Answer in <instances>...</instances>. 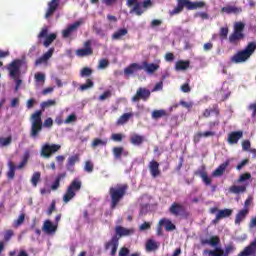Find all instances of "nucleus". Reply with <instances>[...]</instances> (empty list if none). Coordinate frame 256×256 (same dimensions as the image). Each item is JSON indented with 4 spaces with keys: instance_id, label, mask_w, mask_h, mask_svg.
Instances as JSON below:
<instances>
[{
    "instance_id": "052dcab7",
    "label": "nucleus",
    "mask_w": 256,
    "mask_h": 256,
    "mask_svg": "<svg viewBox=\"0 0 256 256\" xmlns=\"http://www.w3.org/2000/svg\"><path fill=\"white\" fill-rule=\"evenodd\" d=\"M150 7H153V2H151V0H144L142 2V9H144V12H146Z\"/></svg>"
},
{
    "instance_id": "864d4df0",
    "label": "nucleus",
    "mask_w": 256,
    "mask_h": 256,
    "mask_svg": "<svg viewBox=\"0 0 256 256\" xmlns=\"http://www.w3.org/2000/svg\"><path fill=\"white\" fill-rule=\"evenodd\" d=\"M57 202L55 200H52L48 210H47V215L51 216L53 215L54 211H56L57 206H56Z\"/></svg>"
},
{
    "instance_id": "c03bdc74",
    "label": "nucleus",
    "mask_w": 256,
    "mask_h": 256,
    "mask_svg": "<svg viewBox=\"0 0 256 256\" xmlns=\"http://www.w3.org/2000/svg\"><path fill=\"white\" fill-rule=\"evenodd\" d=\"M39 181H41V172H34L31 177L33 187H37V185H39Z\"/></svg>"
},
{
    "instance_id": "7c9ffc66",
    "label": "nucleus",
    "mask_w": 256,
    "mask_h": 256,
    "mask_svg": "<svg viewBox=\"0 0 256 256\" xmlns=\"http://www.w3.org/2000/svg\"><path fill=\"white\" fill-rule=\"evenodd\" d=\"M127 33H129V30H127V28H120L112 34V40L121 41V39H123V37H125Z\"/></svg>"
},
{
    "instance_id": "e433bc0d",
    "label": "nucleus",
    "mask_w": 256,
    "mask_h": 256,
    "mask_svg": "<svg viewBox=\"0 0 256 256\" xmlns=\"http://www.w3.org/2000/svg\"><path fill=\"white\" fill-rule=\"evenodd\" d=\"M198 175L201 177L204 185H206L207 187H209V185H211L212 183V180L211 178L209 177V175H207V172L203 169V170H200L198 172Z\"/></svg>"
},
{
    "instance_id": "338daca9",
    "label": "nucleus",
    "mask_w": 256,
    "mask_h": 256,
    "mask_svg": "<svg viewBox=\"0 0 256 256\" xmlns=\"http://www.w3.org/2000/svg\"><path fill=\"white\" fill-rule=\"evenodd\" d=\"M53 105H57L55 100H48L42 103V107H53Z\"/></svg>"
},
{
    "instance_id": "f257e3e1",
    "label": "nucleus",
    "mask_w": 256,
    "mask_h": 256,
    "mask_svg": "<svg viewBox=\"0 0 256 256\" xmlns=\"http://www.w3.org/2000/svg\"><path fill=\"white\" fill-rule=\"evenodd\" d=\"M43 115V111L37 110L31 115V131L30 135L31 137H37L41 131H43V127H46L48 129H51L53 127V118H47L44 120L41 119Z\"/></svg>"
},
{
    "instance_id": "c9c22d12",
    "label": "nucleus",
    "mask_w": 256,
    "mask_h": 256,
    "mask_svg": "<svg viewBox=\"0 0 256 256\" xmlns=\"http://www.w3.org/2000/svg\"><path fill=\"white\" fill-rule=\"evenodd\" d=\"M145 141V137L139 135V134H133L130 137V142L132 145H143V142Z\"/></svg>"
},
{
    "instance_id": "2eb2a0df",
    "label": "nucleus",
    "mask_w": 256,
    "mask_h": 256,
    "mask_svg": "<svg viewBox=\"0 0 256 256\" xmlns=\"http://www.w3.org/2000/svg\"><path fill=\"white\" fill-rule=\"evenodd\" d=\"M61 4V0H51L48 2V8L46 10V13L44 15L45 19H51L53 15H55V11L59 9V5Z\"/></svg>"
},
{
    "instance_id": "412c9836",
    "label": "nucleus",
    "mask_w": 256,
    "mask_h": 256,
    "mask_svg": "<svg viewBox=\"0 0 256 256\" xmlns=\"http://www.w3.org/2000/svg\"><path fill=\"white\" fill-rule=\"evenodd\" d=\"M53 53H55V48H50L40 58L36 59L35 67H39V65H43V63H47V61H49L50 58L53 57Z\"/></svg>"
},
{
    "instance_id": "ea45409f",
    "label": "nucleus",
    "mask_w": 256,
    "mask_h": 256,
    "mask_svg": "<svg viewBox=\"0 0 256 256\" xmlns=\"http://www.w3.org/2000/svg\"><path fill=\"white\" fill-rule=\"evenodd\" d=\"M189 65H190L189 61L180 60L176 62L175 69L176 71H185L186 69H189Z\"/></svg>"
},
{
    "instance_id": "f8f14e48",
    "label": "nucleus",
    "mask_w": 256,
    "mask_h": 256,
    "mask_svg": "<svg viewBox=\"0 0 256 256\" xmlns=\"http://www.w3.org/2000/svg\"><path fill=\"white\" fill-rule=\"evenodd\" d=\"M48 33H49V29H47V27H44L38 34V39H45L43 43L44 47H49V45H51V43H53V41L57 39V34L52 33L48 35Z\"/></svg>"
},
{
    "instance_id": "79ce46f5",
    "label": "nucleus",
    "mask_w": 256,
    "mask_h": 256,
    "mask_svg": "<svg viewBox=\"0 0 256 256\" xmlns=\"http://www.w3.org/2000/svg\"><path fill=\"white\" fill-rule=\"evenodd\" d=\"M245 191H247L246 186L232 185L230 187V193H235L236 195H239V193H245Z\"/></svg>"
},
{
    "instance_id": "72a5a7b5",
    "label": "nucleus",
    "mask_w": 256,
    "mask_h": 256,
    "mask_svg": "<svg viewBox=\"0 0 256 256\" xmlns=\"http://www.w3.org/2000/svg\"><path fill=\"white\" fill-rule=\"evenodd\" d=\"M159 245V242L150 239L146 242V251L149 253H151V251H157V249H159Z\"/></svg>"
},
{
    "instance_id": "49530a36",
    "label": "nucleus",
    "mask_w": 256,
    "mask_h": 256,
    "mask_svg": "<svg viewBox=\"0 0 256 256\" xmlns=\"http://www.w3.org/2000/svg\"><path fill=\"white\" fill-rule=\"evenodd\" d=\"M209 243L211 245V247H219V244L221 243V239L219 238V236H211L209 239Z\"/></svg>"
},
{
    "instance_id": "423d86ee",
    "label": "nucleus",
    "mask_w": 256,
    "mask_h": 256,
    "mask_svg": "<svg viewBox=\"0 0 256 256\" xmlns=\"http://www.w3.org/2000/svg\"><path fill=\"white\" fill-rule=\"evenodd\" d=\"M245 23L235 22L233 32L229 35V43L231 45H238L243 39H245Z\"/></svg>"
},
{
    "instance_id": "f03ea898",
    "label": "nucleus",
    "mask_w": 256,
    "mask_h": 256,
    "mask_svg": "<svg viewBox=\"0 0 256 256\" xmlns=\"http://www.w3.org/2000/svg\"><path fill=\"white\" fill-rule=\"evenodd\" d=\"M23 66V60L15 59L7 66L10 79L15 81V91H19V87L23 84L21 80V67Z\"/></svg>"
},
{
    "instance_id": "4c0bfd02",
    "label": "nucleus",
    "mask_w": 256,
    "mask_h": 256,
    "mask_svg": "<svg viewBox=\"0 0 256 256\" xmlns=\"http://www.w3.org/2000/svg\"><path fill=\"white\" fill-rule=\"evenodd\" d=\"M131 117H133V113H124L118 118L117 125H125V123L129 122V119H131Z\"/></svg>"
},
{
    "instance_id": "cd10ccee",
    "label": "nucleus",
    "mask_w": 256,
    "mask_h": 256,
    "mask_svg": "<svg viewBox=\"0 0 256 256\" xmlns=\"http://www.w3.org/2000/svg\"><path fill=\"white\" fill-rule=\"evenodd\" d=\"M112 153L115 159H120L123 155L124 157H127L129 155L128 151H125V148L123 146H116L112 149Z\"/></svg>"
},
{
    "instance_id": "e2e57ef3",
    "label": "nucleus",
    "mask_w": 256,
    "mask_h": 256,
    "mask_svg": "<svg viewBox=\"0 0 256 256\" xmlns=\"http://www.w3.org/2000/svg\"><path fill=\"white\" fill-rule=\"evenodd\" d=\"M99 69H106V67H109V60L107 59H101L99 61V65H98Z\"/></svg>"
},
{
    "instance_id": "8fccbe9b",
    "label": "nucleus",
    "mask_w": 256,
    "mask_h": 256,
    "mask_svg": "<svg viewBox=\"0 0 256 256\" xmlns=\"http://www.w3.org/2000/svg\"><path fill=\"white\" fill-rule=\"evenodd\" d=\"M99 145H107V140H101L99 138H95L93 141H92V147L95 148V147H99Z\"/></svg>"
},
{
    "instance_id": "bf43d9fd",
    "label": "nucleus",
    "mask_w": 256,
    "mask_h": 256,
    "mask_svg": "<svg viewBox=\"0 0 256 256\" xmlns=\"http://www.w3.org/2000/svg\"><path fill=\"white\" fill-rule=\"evenodd\" d=\"M77 121V115L75 114H70L64 121L66 125H69V123H75Z\"/></svg>"
},
{
    "instance_id": "5701e85b",
    "label": "nucleus",
    "mask_w": 256,
    "mask_h": 256,
    "mask_svg": "<svg viewBox=\"0 0 256 256\" xmlns=\"http://www.w3.org/2000/svg\"><path fill=\"white\" fill-rule=\"evenodd\" d=\"M142 70H144L148 75H152L155 71L159 70V65L155 63H149L147 61H143L141 64Z\"/></svg>"
},
{
    "instance_id": "c756f323",
    "label": "nucleus",
    "mask_w": 256,
    "mask_h": 256,
    "mask_svg": "<svg viewBox=\"0 0 256 256\" xmlns=\"http://www.w3.org/2000/svg\"><path fill=\"white\" fill-rule=\"evenodd\" d=\"M229 167V160L225 161L224 163L220 164L219 167H217L212 175L214 177H221L223 173H225V170Z\"/></svg>"
},
{
    "instance_id": "6e6552de",
    "label": "nucleus",
    "mask_w": 256,
    "mask_h": 256,
    "mask_svg": "<svg viewBox=\"0 0 256 256\" xmlns=\"http://www.w3.org/2000/svg\"><path fill=\"white\" fill-rule=\"evenodd\" d=\"M82 185L83 182H81L79 178L73 179L63 196L64 203H69V201L74 199L75 195H77V191H81Z\"/></svg>"
},
{
    "instance_id": "ddd939ff",
    "label": "nucleus",
    "mask_w": 256,
    "mask_h": 256,
    "mask_svg": "<svg viewBox=\"0 0 256 256\" xmlns=\"http://www.w3.org/2000/svg\"><path fill=\"white\" fill-rule=\"evenodd\" d=\"M151 97V91L147 88L140 87L137 89L136 94L132 97V102L137 103L139 101H148Z\"/></svg>"
},
{
    "instance_id": "f3484780",
    "label": "nucleus",
    "mask_w": 256,
    "mask_h": 256,
    "mask_svg": "<svg viewBox=\"0 0 256 256\" xmlns=\"http://www.w3.org/2000/svg\"><path fill=\"white\" fill-rule=\"evenodd\" d=\"M118 248H119V237H117V235L113 236L111 240L106 242L105 244L106 250L112 249L110 253L111 256L117 255Z\"/></svg>"
},
{
    "instance_id": "a18cd8bd",
    "label": "nucleus",
    "mask_w": 256,
    "mask_h": 256,
    "mask_svg": "<svg viewBox=\"0 0 256 256\" xmlns=\"http://www.w3.org/2000/svg\"><path fill=\"white\" fill-rule=\"evenodd\" d=\"M93 75V69L89 67H84L80 71V77H91Z\"/></svg>"
},
{
    "instance_id": "5fc2aeb1",
    "label": "nucleus",
    "mask_w": 256,
    "mask_h": 256,
    "mask_svg": "<svg viewBox=\"0 0 256 256\" xmlns=\"http://www.w3.org/2000/svg\"><path fill=\"white\" fill-rule=\"evenodd\" d=\"M112 141H115L116 143H121L123 141V134L121 133H114L111 135Z\"/></svg>"
},
{
    "instance_id": "13d9d810",
    "label": "nucleus",
    "mask_w": 256,
    "mask_h": 256,
    "mask_svg": "<svg viewBox=\"0 0 256 256\" xmlns=\"http://www.w3.org/2000/svg\"><path fill=\"white\" fill-rule=\"evenodd\" d=\"M34 77L37 83H45V74L38 72L35 74Z\"/></svg>"
},
{
    "instance_id": "a211bd4d",
    "label": "nucleus",
    "mask_w": 256,
    "mask_h": 256,
    "mask_svg": "<svg viewBox=\"0 0 256 256\" xmlns=\"http://www.w3.org/2000/svg\"><path fill=\"white\" fill-rule=\"evenodd\" d=\"M57 224H53L51 220H45L44 224L42 226L43 233H46V235H54V233H57Z\"/></svg>"
},
{
    "instance_id": "4be33fe9",
    "label": "nucleus",
    "mask_w": 256,
    "mask_h": 256,
    "mask_svg": "<svg viewBox=\"0 0 256 256\" xmlns=\"http://www.w3.org/2000/svg\"><path fill=\"white\" fill-rule=\"evenodd\" d=\"M148 167L151 177H153V179H157V177L161 175V170L159 169V162L152 160L150 161Z\"/></svg>"
},
{
    "instance_id": "c85d7f7f",
    "label": "nucleus",
    "mask_w": 256,
    "mask_h": 256,
    "mask_svg": "<svg viewBox=\"0 0 256 256\" xmlns=\"http://www.w3.org/2000/svg\"><path fill=\"white\" fill-rule=\"evenodd\" d=\"M159 225L164 226L165 231H175V229H177V226H175V224H173V222L167 218L160 219Z\"/></svg>"
},
{
    "instance_id": "09e8293b",
    "label": "nucleus",
    "mask_w": 256,
    "mask_h": 256,
    "mask_svg": "<svg viewBox=\"0 0 256 256\" xmlns=\"http://www.w3.org/2000/svg\"><path fill=\"white\" fill-rule=\"evenodd\" d=\"M228 35H229V28L228 27L220 28V32H219L220 39H222V40L227 39Z\"/></svg>"
},
{
    "instance_id": "58836bf2",
    "label": "nucleus",
    "mask_w": 256,
    "mask_h": 256,
    "mask_svg": "<svg viewBox=\"0 0 256 256\" xmlns=\"http://www.w3.org/2000/svg\"><path fill=\"white\" fill-rule=\"evenodd\" d=\"M61 179H65V173L57 175L55 181L51 185L52 191H57V189L61 186Z\"/></svg>"
},
{
    "instance_id": "3c124183",
    "label": "nucleus",
    "mask_w": 256,
    "mask_h": 256,
    "mask_svg": "<svg viewBox=\"0 0 256 256\" xmlns=\"http://www.w3.org/2000/svg\"><path fill=\"white\" fill-rule=\"evenodd\" d=\"M11 141H13L11 136L0 138V145H2V147H7V145H11Z\"/></svg>"
},
{
    "instance_id": "37998d69",
    "label": "nucleus",
    "mask_w": 256,
    "mask_h": 256,
    "mask_svg": "<svg viewBox=\"0 0 256 256\" xmlns=\"http://www.w3.org/2000/svg\"><path fill=\"white\" fill-rule=\"evenodd\" d=\"M94 86L95 82L91 78H88L85 84L80 85L79 89L81 91H87V89H93Z\"/></svg>"
},
{
    "instance_id": "473e14b6",
    "label": "nucleus",
    "mask_w": 256,
    "mask_h": 256,
    "mask_svg": "<svg viewBox=\"0 0 256 256\" xmlns=\"http://www.w3.org/2000/svg\"><path fill=\"white\" fill-rule=\"evenodd\" d=\"M130 13H135L138 17H141L143 13H145V9H143V5L141 2H136L133 5V8L130 10Z\"/></svg>"
},
{
    "instance_id": "69168bd1",
    "label": "nucleus",
    "mask_w": 256,
    "mask_h": 256,
    "mask_svg": "<svg viewBox=\"0 0 256 256\" xmlns=\"http://www.w3.org/2000/svg\"><path fill=\"white\" fill-rule=\"evenodd\" d=\"M94 31L96 33V35H99V37H101L102 39H104V37L107 36V34H105V31H103L101 28L99 27H95Z\"/></svg>"
},
{
    "instance_id": "a19ab883",
    "label": "nucleus",
    "mask_w": 256,
    "mask_h": 256,
    "mask_svg": "<svg viewBox=\"0 0 256 256\" xmlns=\"http://www.w3.org/2000/svg\"><path fill=\"white\" fill-rule=\"evenodd\" d=\"M169 114H167V110H163V109H160V110H154L152 112V119H161V117H167Z\"/></svg>"
},
{
    "instance_id": "680f3d73",
    "label": "nucleus",
    "mask_w": 256,
    "mask_h": 256,
    "mask_svg": "<svg viewBox=\"0 0 256 256\" xmlns=\"http://www.w3.org/2000/svg\"><path fill=\"white\" fill-rule=\"evenodd\" d=\"M13 235H15V232H13V230H7L4 234V241H11V237H13Z\"/></svg>"
},
{
    "instance_id": "39448f33",
    "label": "nucleus",
    "mask_w": 256,
    "mask_h": 256,
    "mask_svg": "<svg viewBox=\"0 0 256 256\" xmlns=\"http://www.w3.org/2000/svg\"><path fill=\"white\" fill-rule=\"evenodd\" d=\"M255 50L256 43L249 42L245 49L238 51L231 57V62L236 64L245 63V61H248L251 58V55L255 53Z\"/></svg>"
},
{
    "instance_id": "f704fd0d",
    "label": "nucleus",
    "mask_w": 256,
    "mask_h": 256,
    "mask_svg": "<svg viewBox=\"0 0 256 256\" xmlns=\"http://www.w3.org/2000/svg\"><path fill=\"white\" fill-rule=\"evenodd\" d=\"M131 233H133V230H129V229H127L125 227H122V226H117L116 227V235H118L119 237H127Z\"/></svg>"
},
{
    "instance_id": "a878e982",
    "label": "nucleus",
    "mask_w": 256,
    "mask_h": 256,
    "mask_svg": "<svg viewBox=\"0 0 256 256\" xmlns=\"http://www.w3.org/2000/svg\"><path fill=\"white\" fill-rule=\"evenodd\" d=\"M137 71H143V67H141L139 63H132L124 69V75L129 77L130 75L137 73Z\"/></svg>"
},
{
    "instance_id": "9d476101",
    "label": "nucleus",
    "mask_w": 256,
    "mask_h": 256,
    "mask_svg": "<svg viewBox=\"0 0 256 256\" xmlns=\"http://www.w3.org/2000/svg\"><path fill=\"white\" fill-rule=\"evenodd\" d=\"M60 150H61V145L46 143L42 146L40 155L45 159H49L52 155H55V153H57V151H60Z\"/></svg>"
},
{
    "instance_id": "9b49d317",
    "label": "nucleus",
    "mask_w": 256,
    "mask_h": 256,
    "mask_svg": "<svg viewBox=\"0 0 256 256\" xmlns=\"http://www.w3.org/2000/svg\"><path fill=\"white\" fill-rule=\"evenodd\" d=\"M83 23H85V20H83V18H80L76 22L68 25L66 29L62 31L63 39H69V37H71V34L75 33V31H77V29H79L81 25H83Z\"/></svg>"
},
{
    "instance_id": "20e7f679",
    "label": "nucleus",
    "mask_w": 256,
    "mask_h": 256,
    "mask_svg": "<svg viewBox=\"0 0 256 256\" xmlns=\"http://www.w3.org/2000/svg\"><path fill=\"white\" fill-rule=\"evenodd\" d=\"M206 3L203 1L199 2H192L191 0H177V6L170 11V15L173 17V15H179V13H182L183 9H187L188 11H195L196 9H203V7H206Z\"/></svg>"
},
{
    "instance_id": "4d7b16f0",
    "label": "nucleus",
    "mask_w": 256,
    "mask_h": 256,
    "mask_svg": "<svg viewBox=\"0 0 256 256\" xmlns=\"http://www.w3.org/2000/svg\"><path fill=\"white\" fill-rule=\"evenodd\" d=\"M249 179H251V173H244L242 175H240L239 179H238V183H245V181H249Z\"/></svg>"
},
{
    "instance_id": "de8ad7c7",
    "label": "nucleus",
    "mask_w": 256,
    "mask_h": 256,
    "mask_svg": "<svg viewBox=\"0 0 256 256\" xmlns=\"http://www.w3.org/2000/svg\"><path fill=\"white\" fill-rule=\"evenodd\" d=\"M25 223V213L19 215L18 219L14 221V227H21Z\"/></svg>"
},
{
    "instance_id": "393cba45",
    "label": "nucleus",
    "mask_w": 256,
    "mask_h": 256,
    "mask_svg": "<svg viewBox=\"0 0 256 256\" xmlns=\"http://www.w3.org/2000/svg\"><path fill=\"white\" fill-rule=\"evenodd\" d=\"M233 215V210L232 209H223L219 210L218 213L216 214L215 219L213 220V223H219L221 219H225L227 217H231Z\"/></svg>"
},
{
    "instance_id": "7ed1b4c3",
    "label": "nucleus",
    "mask_w": 256,
    "mask_h": 256,
    "mask_svg": "<svg viewBox=\"0 0 256 256\" xmlns=\"http://www.w3.org/2000/svg\"><path fill=\"white\" fill-rule=\"evenodd\" d=\"M127 189H129V185L127 184L117 185V187H110L109 189V195L111 198L110 209H117V205H119L123 197L127 195Z\"/></svg>"
},
{
    "instance_id": "774afa93",
    "label": "nucleus",
    "mask_w": 256,
    "mask_h": 256,
    "mask_svg": "<svg viewBox=\"0 0 256 256\" xmlns=\"http://www.w3.org/2000/svg\"><path fill=\"white\" fill-rule=\"evenodd\" d=\"M129 255V248L123 247L119 251V256H127Z\"/></svg>"
},
{
    "instance_id": "6e6d98bb",
    "label": "nucleus",
    "mask_w": 256,
    "mask_h": 256,
    "mask_svg": "<svg viewBox=\"0 0 256 256\" xmlns=\"http://www.w3.org/2000/svg\"><path fill=\"white\" fill-rule=\"evenodd\" d=\"M93 169H94V166H93V162L92 161H86L85 162V166H84V170L87 172V173H93Z\"/></svg>"
},
{
    "instance_id": "603ef678",
    "label": "nucleus",
    "mask_w": 256,
    "mask_h": 256,
    "mask_svg": "<svg viewBox=\"0 0 256 256\" xmlns=\"http://www.w3.org/2000/svg\"><path fill=\"white\" fill-rule=\"evenodd\" d=\"M211 113H214L216 115V117H219V115L221 114V110L219 109V104H214L212 105L211 108H208Z\"/></svg>"
},
{
    "instance_id": "bb28decb",
    "label": "nucleus",
    "mask_w": 256,
    "mask_h": 256,
    "mask_svg": "<svg viewBox=\"0 0 256 256\" xmlns=\"http://www.w3.org/2000/svg\"><path fill=\"white\" fill-rule=\"evenodd\" d=\"M221 12L226 13L227 15H231V14L239 15V13H243V9L241 7L229 5V6L223 7L221 9Z\"/></svg>"
},
{
    "instance_id": "2f4dec72",
    "label": "nucleus",
    "mask_w": 256,
    "mask_h": 256,
    "mask_svg": "<svg viewBox=\"0 0 256 256\" xmlns=\"http://www.w3.org/2000/svg\"><path fill=\"white\" fill-rule=\"evenodd\" d=\"M247 215H249V210L247 208L240 210L236 214L235 224L241 225V221L245 220V217H247Z\"/></svg>"
},
{
    "instance_id": "aec40b11",
    "label": "nucleus",
    "mask_w": 256,
    "mask_h": 256,
    "mask_svg": "<svg viewBox=\"0 0 256 256\" xmlns=\"http://www.w3.org/2000/svg\"><path fill=\"white\" fill-rule=\"evenodd\" d=\"M239 139H243V131H234L228 134V143L229 145H237L239 143Z\"/></svg>"
},
{
    "instance_id": "0e129e2a",
    "label": "nucleus",
    "mask_w": 256,
    "mask_h": 256,
    "mask_svg": "<svg viewBox=\"0 0 256 256\" xmlns=\"http://www.w3.org/2000/svg\"><path fill=\"white\" fill-rule=\"evenodd\" d=\"M242 149H243V151H250L251 150V141L244 140L242 142Z\"/></svg>"
},
{
    "instance_id": "b1692460",
    "label": "nucleus",
    "mask_w": 256,
    "mask_h": 256,
    "mask_svg": "<svg viewBox=\"0 0 256 256\" xmlns=\"http://www.w3.org/2000/svg\"><path fill=\"white\" fill-rule=\"evenodd\" d=\"M256 254V238L253 242L250 243L247 247L241 251L238 256H252Z\"/></svg>"
},
{
    "instance_id": "1a4fd4ad",
    "label": "nucleus",
    "mask_w": 256,
    "mask_h": 256,
    "mask_svg": "<svg viewBox=\"0 0 256 256\" xmlns=\"http://www.w3.org/2000/svg\"><path fill=\"white\" fill-rule=\"evenodd\" d=\"M235 244L230 242L228 245L225 246L224 250L221 247H216L213 250L206 249L204 250L203 254L208 256H229L233 251H235Z\"/></svg>"
},
{
    "instance_id": "dca6fc26",
    "label": "nucleus",
    "mask_w": 256,
    "mask_h": 256,
    "mask_svg": "<svg viewBox=\"0 0 256 256\" xmlns=\"http://www.w3.org/2000/svg\"><path fill=\"white\" fill-rule=\"evenodd\" d=\"M169 213L174 217H181V215H185V206L181 203L174 202L169 208Z\"/></svg>"
},
{
    "instance_id": "6ab92c4d",
    "label": "nucleus",
    "mask_w": 256,
    "mask_h": 256,
    "mask_svg": "<svg viewBox=\"0 0 256 256\" xmlns=\"http://www.w3.org/2000/svg\"><path fill=\"white\" fill-rule=\"evenodd\" d=\"M79 161H81L79 154L70 156L66 163L67 171H69L70 173H74L75 172V164L79 163Z\"/></svg>"
},
{
    "instance_id": "0eeeda50",
    "label": "nucleus",
    "mask_w": 256,
    "mask_h": 256,
    "mask_svg": "<svg viewBox=\"0 0 256 256\" xmlns=\"http://www.w3.org/2000/svg\"><path fill=\"white\" fill-rule=\"evenodd\" d=\"M29 157H30L29 151H26L18 166H16L13 161L8 162V171L6 173V177L8 181H13V179H15V171H17V169L19 170L25 169V166L27 165V163H29Z\"/></svg>"
},
{
    "instance_id": "4468645a",
    "label": "nucleus",
    "mask_w": 256,
    "mask_h": 256,
    "mask_svg": "<svg viewBox=\"0 0 256 256\" xmlns=\"http://www.w3.org/2000/svg\"><path fill=\"white\" fill-rule=\"evenodd\" d=\"M91 44V40H86L84 42V48L76 50L77 57H89L93 55V47H91Z\"/></svg>"
}]
</instances>
